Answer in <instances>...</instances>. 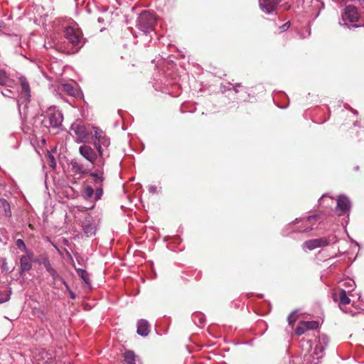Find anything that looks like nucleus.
<instances>
[{"label": "nucleus", "instance_id": "b1692460", "mask_svg": "<svg viewBox=\"0 0 364 364\" xmlns=\"http://www.w3.org/2000/svg\"><path fill=\"white\" fill-rule=\"evenodd\" d=\"M341 287H344L343 289H350V291L353 290L355 287V282L352 279H346L341 282Z\"/></svg>", "mask_w": 364, "mask_h": 364}, {"label": "nucleus", "instance_id": "ea45409f", "mask_svg": "<svg viewBox=\"0 0 364 364\" xmlns=\"http://www.w3.org/2000/svg\"><path fill=\"white\" fill-rule=\"evenodd\" d=\"M70 297L73 298V299L75 298V294L73 292H70Z\"/></svg>", "mask_w": 364, "mask_h": 364}, {"label": "nucleus", "instance_id": "2eb2a0df", "mask_svg": "<svg viewBox=\"0 0 364 364\" xmlns=\"http://www.w3.org/2000/svg\"><path fill=\"white\" fill-rule=\"evenodd\" d=\"M32 257L33 255L31 252L26 253V255H23L20 259L21 268L23 272H27L30 270L32 267Z\"/></svg>", "mask_w": 364, "mask_h": 364}, {"label": "nucleus", "instance_id": "bb28decb", "mask_svg": "<svg viewBox=\"0 0 364 364\" xmlns=\"http://www.w3.org/2000/svg\"><path fill=\"white\" fill-rule=\"evenodd\" d=\"M16 245L17 247L19 250H21V251H23L26 253L29 252L26 248V246L24 242L21 239H18L16 240Z\"/></svg>", "mask_w": 364, "mask_h": 364}, {"label": "nucleus", "instance_id": "7c9ffc66", "mask_svg": "<svg viewBox=\"0 0 364 364\" xmlns=\"http://www.w3.org/2000/svg\"><path fill=\"white\" fill-rule=\"evenodd\" d=\"M0 207H1L5 212H7V210H9L10 205L7 200L4 198H0Z\"/></svg>", "mask_w": 364, "mask_h": 364}, {"label": "nucleus", "instance_id": "9b49d317", "mask_svg": "<svg viewBox=\"0 0 364 364\" xmlns=\"http://www.w3.org/2000/svg\"><path fill=\"white\" fill-rule=\"evenodd\" d=\"M71 132L75 135L77 142H84L89 136V132L82 124L75 123L71 126Z\"/></svg>", "mask_w": 364, "mask_h": 364}, {"label": "nucleus", "instance_id": "e433bc0d", "mask_svg": "<svg viewBox=\"0 0 364 364\" xmlns=\"http://www.w3.org/2000/svg\"><path fill=\"white\" fill-rule=\"evenodd\" d=\"M329 199L331 202H333V198L331 197L327 196L326 195H323L319 200L320 204H321L323 202H324L325 200Z\"/></svg>", "mask_w": 364, "mask_h": 364}, {"label": "nucleus", "instance_id": "20e7f679", "mask_svg": "<svg viewBox=\"0 0 364 364\" xmlns=\"http://www.w3.org/2000/svg\"><path fill=\"white\" fill-rule=\"evenodd\" d=\"M95 133V140H94V144L95 148L97 149V151L99 154V156L100 158V162L102 166L104 165V160H103V151L102 149V146L107 147L109 145V140L107 138V136L105 135L103 131L97 127H93Z\"/></svg>", "mask_w": 364, "mask_h": 364}, {"label": "nucleus", "instance_id": "393cba45", "mask_svg": "<svg viewBox=\"0 0 364 364\" xmlns=\"http://www.w3.org/2000/svg\"><path fill=\"white\" fill-rule=\"evenodd\" d=\"M94 195V189L91 186L85 187L82 191V196L85 199H90Z\"/></svg>", "mask_w": 364, "mask_h": 364}, {"label": "nucleus", "instance_id": "dca6fc26", "mask_svg": "<svg viewBox=\"0 0 364 364\" xmlns=\"http://www.w3.org/2000/svg\"><path fill=\"white\" fill-rule=\"evenodd\" d=\"M149 333V325L146 320L141 319L137 323V333L141 336H146Z\"/></svg>", "mask_w": 364, "mask_h": 364}, {"label": "nucleus", "instance_id": "cd10ccee", "mask_svg": "<svg viewBox=\"0 0 364 364\" xmlns=\"http://www.w3.org/2000/svg\"><path fill=\"white\" fill-rule=\"evenodd\" d=\"M44 266L46 269V270L48 271V272L53 277H55L56 275V272L55 270L52 267V266L50 265V262L48 261L44 263Z\"/></svg>", "mask_w": 364, "mask_h": 364}, {"label": "nucleus", "instance_id": "6e6552de", "mask_svg": "<svg viewBox=\"0 0 364 364\" xmlns=\"http://www.w3.org/2000/svg\"><path fill=\"white\" fill-rule=\"evenodd\" d=\"M328 338L326 335H322L318 337V343L316 345L313 353L314 360H318L323 357L324 350L328 346Z\"/></svg>", "mask_w": 364, "mask_h": 364}, {"label": "nucleus", "instance_id": "a878e982", "mask_svg": "<svg viewBox=\"0 0 364 364\" xmlns=\"http://www.w3.org/2000/svg\"><path fill=\"white\" fill-rule=\"evenodd\" d=\"M10 295L11 292L8 291L0 292V304L8 301L10 299Z\"/></svg>", "mask_w": 364, "mask_h": 364}, {"label": "nucleus", "instance_id": "473e14b6", "mask_svg": "<svg viewBox=\"0 0 364 364\" xmlns=\"http://www.w3.org/2000/svg\"><path fill=\"white\" fill-rule=\"evenodd\" d=\"M198 318V321L200 324L203 323L205 321V316L200 314H196L193 315V319L196 320Z\"/></svg>", "mask_w": 364, "mask_h": 364}, {"label": "nucleus", "instance_id": "72a5a7b5", "mask_svg": "<svg viewBox=\"0 0 364 364\" xmlns=\"http://www.w3.org/2000/svg\"><path fill=\"white\" fill-rule=\"evenodd\" d=\"M1 94L4 96L8 97H14L13 95H11V94H12V91L9 89H6L4 91H1Z\"/></svg>", "mask_w": 364, "mask_h": 364}, {"label": "nucleus", "instance_id": "4c0bfd02", "mask_svg": "<svg viewBox=\"0 0 364 364\" xmlns=\"http://www.w3.org/2000/svg\"><path fill=\"white\" fill-rule=\"evenodd\" d=\"M149 191L151 193H156L157 192V187L156 186H151L149 187Z\"/></svg>", "mask_w": 364, "mask_h": 364}, {"label": "nucleus", "instance_id": "58836bf2", "mask_svg": "<svg viewBox=\"0 0 364 364\" xmlns=\"http://www.w3.org/2000/svg\"><path fill=\"white\" fill-rule=\"evenodd\" d=\"M289 24H290V23H289V22H287V23H284V24L281 27L282 31H284L287 30V29L289 28Z\"/></svg>", "mask_w": 364, "mask_h": 364}, {"label": "nucleus", "instance_id": "4468645a", "mask_svg": "<svg viewBox=\"0 0 364 364\" xmlns=\"http://www.w3.org/2000/svg\"><path fill=\"white\" fill-rule=\"evenodd\" d=\"M70 166L72 170L75 173L85 175L90 173V168L85 167L83 164H82L78 160L75 159L71 161Z\"/></svg>", "mask_w": 364, "mask_h": 364}, {"label": "nucleus", "instance_id": "a211bd4d", "mask_svg": "<svg viewBox=\"0 0 364 364\" xmlns=\"http://www.w3.org/2000/svg\"><path fill=\"white\" fill-rule=\"evenodd\" d=\"M90 176L93 178V181L95 184H99L100 186L102 185L103 181L105 180L103 176V171L100 170H97L94 172H91Z\"/></svg>", "mask_w": 364, "mask_h": 364}, {"label": "nucleus", "instance_id": "f3484780", "mask_svg": "<svg viewBox=\"0 0 364 364\" xmlns=\"http://www.w3.org/2000/svg\"><path fill=\"white\" fill-rule=\"evenodd\" d=\"M349 292H350V289H340L338 290V294L340 300V304L346 305L350 302V299L347 295Z\"/></svg>", "mask_w": 364, "mask_h": 364}, {"label": "nucleus", "instance_id": "c9c22d12", "mask_svg": "<svg viewBox=\"0 0 364 364\" xmlns=\"http://www.w3.org/2000/svg\"><path fill=\"white\" fill-rule=\"evenodd\" d=\"M49 156V159H50V166L52 168H55V167L56 164H55V159H54V157H53L52 155H50V154H49V156Z\"/></svg>", "mask_w": 364, "mask_h": 364}, {"label": "nucleus", "instance_id": "ddd939ff", "mask_svg": "<svg viewBox=\"0 0 364 364\" xmlns=\"http://www.w3.org/2000/svg\"><path fill=\"white\" fill-rule=\"evenodd\" d=\"M279 1V0H259V7L263 12L270 14L276 10Z\"/></svg>", "mask_w": 364, "mask_h": 364}, {"label": "nucleus", "instance_id": "412c9836", "mask_svg": "<svg viewBox=\"0 0 364 364\" xmlns=\"http://www.w3.org/2000/svg\"><path fill=\"white\" fill-rule=\"evenodd\" d=\"M62 90L66 92L68 95L73 97L76 96L77 94V90L68 83L62 85Z\"/></svg>", "mask_w": 364, "mask_h": 364}, {"label": "nucleus", "instance_id": "1a4fd4ad", "mask_svg": "<svg viewBox=\"0 0 364 364\" xmlns=\"http://www.w3.org/2000/svg\"><path fill=\"white\" fill-rule=\"evenodd\" d=\"M80 154L92 165L95 163L99 156L98 152L95 151L88 145H82L79 148Z\"/></svg>", "mask_w": 364, "mask_h": 364}, {"label": "nucleus", "instance_id": "2f4dec72", "mask_svg": "<svg viewBox=\"0 0 364 364\" xmlns=\"http://www.w3.org/2000/svg\"><path fill=\"white\" fill-rule=\"evenodd\" d=\"M296 312H292L288 316V321H289V324H293L296 321Z\"/></svg>", "mask_w": 364, "mask_h": 364}, {"label": "nucleus", "instance_id": "f704fd0d", "mask_svg": "<svg viewBox=\"0 0 364 364\" xmlns=\"http://www.w3.org/2000/svg\"><path fill=\"white\" fill-rule=\"evenodd\" d=\"M81 271V277L82 279L87 283V284H89V279H87V273L85 270L83 269H80Z\"/></svg>", "mask_w": 364, "mask_h": 364}, {"label": "nucleus", "instance_id": "4be33fe9", "mask_svg": "<svg viewBox=\"0 0 364 364\" xmlns=\"http://www.w3.org/2000/svg\"><path fill=\"white\" fill-rule=\"evenodd\" d=\"M83 230L84 232L87 235V236L90 237L95 235L96 228L94 225L85 223L83 225Z\"/></svg>", "mask_w": 364, "mask_h": 364}, {"label": "nucleus", "instance_id": "aec40b11", "mask_svg": "<svg viewBox=\"0 0 364 364\" xmlns=\"http://www.w3.org/2000/svg\"><path fill=\"white\" fill-rule=\"evenodd\" d=\"M126 364H136V355L133 351L127 350L124 353Z\"/></svg>", "mask_w": 364, "mask_h": 364}, {"label": "nucleus", "instance_id": "7ed1b4c3", "mask_svg": "<svg viewBox=\"0 0 364 364\" xmlns=\"http://www.w3.org/2000/svg\"><path fill=\"white\" fill-rule=\"evenodd\" d=\"M156 18L154 14L148 11L141 12L138 18V28L144 33L152 31L156 23Z\"/></svg>", "mask_w": 364, "mask_h": 364}, {"label": "nucleus", "instance_id": "5701e85b", "mask_svg": "<svg viewBox=\"0 0 364 364\" xmlns=\"http://www.w3.org/2000/svg\"><path fill=\"white\" fill-rule=\"evenodd\" d=\"M302 323V325L306 328V329L308 330H314L318 328V323L315 321H301Z\"/></svg>", "mask_w": 364, "mask_h": 364}, {"label": "nucleus", "instance_id": "c85d7f7f", "mask_svg": "<svg viewBox=\"0 0 364 364\" xmlns=\"http://www.w3.org/2000/svg\"><path fill=\"white\" fill-rule=\"evenodd\" d=\"M306 331L307 330L306 329V328H304V326L302 325V323L299 322L295 329V333L296 335L301 336L304 334Z\"/></svg>", "mask_w": 364, "mask_h": 364}, {"label": "nucleus", "instance_id": "f257e3e1", "mask_svg": "<svg viewBox=\"0 0 364 364\" xmlns=\"http://www.w3.org/2000/svg\"><path fill=\"white\" fill-rule=\"evenodd\" d=\"M63 117L61 112L55 106L50 107L46 112L43 124L46 127L58 128L63 122Z\"/></svg>", "mask_w": 364, "mask_h": 364}, {"label": "nucleus", "instance_id": "0eeeda50", "mask_svg": "<svg viewBox=\"0 0 364 364\" xmlns=\"http://www.w3.org/2000/svg\"><path fill=\"white\" fill-rule=\"evenodd\" d=\"M318 216L311 215L309 216L305 220H301V219H296L294 222V225H297L300 223H301V225L296 228V229L293 230L294 231H298V232H308L314 228L315 223H313V221L316 220L317 219Z\"/></svg>", "mask_w": 364, "mask_h": 364}, {"label": "nucleus", "instance_id": "a19ab883", "mask_svg": "<svg viewBox=\"0 0 364 364\" xmlns=\"http://www.w3.org/2000/svg\"><path fill=\"white\" fill-rule=\"evenodd\" d=\"M360 4H361V1H363V7H364V0H358Z\"/></svg>", "mask_w": 364, "mask_h": 364}, {"label": "nucleus", "instance_id": "9d476101", "mask_svg": "<svg viewBox=\"0 0 364 364\" xmlns=\"http://www.w3.org/2000/svg\"><path fill=\"white\" fill-rule=\"evenodd\" d=\"M358 19L359 14L357 9L353 6H348L345 9L344 14L342 15V22L340 21V24L347 25L346 20L353 23L358 21Z\"/></svg>", "mask_w": 364, "mask_h": 364}, {"label": "nucleus", "instance_id": "6ab92c4d", "mask_svg": "<svg viewBox=\"0 0 364 364\" xmlns=\"http://www.w3.org/2000/svg\"><path fill=\"white\" fill-rule=\"evenodd\" d=\"M13 84L14 82L7 77L6 73L0 70V85L12 87Z\"/></svg>", "mask_w": 364, "mask_h": 364}, {"label": "nucleus", "instance_id": "f03ea898", "mask_svg": "<svg viewBox=\"0 0 364 364\" xmlns=\"http://www.w3.org/2000/svg\"><path fill=\"white\" fill-rule=\"evenodd\" d=\"M65 36L73 48L71 53H76L83 46L84 41L82 37V33L78 28L73 27H67L65 31Z\"/></svg>", "mask_w": 364, "mask_h": 364}, {"label": "nucleus", "instance_id": "39448f33", "mask_svg": "<svg viewBox=\"0 0 364 364\" xmlns=\"http://www.w3.org/2000/svg\"><path fill=\"white\" fill-rule=\"evenodd\" d=\"M336 237L334 235H329L326 237L312 239L306 241L302 247L304 250H313L316 248L323 247L328 246L331 243L336 242Z\"/></svg>", "mask_w": 364, "mask_h": 364}, {"label": "nucleus", "instance_id": "423d86ee", "mask_svg": "<svg viewBox=\"0 0 364 364\" xmlns=\"http://www.w3.org/2000/svg\"><path fill=\"white\" fill-rule=\"evenodd\" d=\"M20 82L21 85V91L19 97L17 100V104L19 108L23 104L25 105V107H26V105L29 102L31 97L30 87L26 79L22 77L20 78Z\"/></svg>", "mask_w": 364, "mask_h": 364}, {"label": "nucleus", "instance_id": "f8f14e48", "mask_svg": "<svg viewBox=\"0 0 364 364\" xmlns=\"http://www.w3.org/2000/svg\"><path fill=\"white\" fill-rule=\"evenodd\" d=\"M351 204L348 197L341 195L337 199V206L336 212L338 215H343L350 209Z\"/></svg>", "mask_w": 364, "mask_h": 364}, {"label": "nucleus", "instance_id": "79ce46f5", "mask_svg": "<svg viewBox=\"0 0 364 364\" xmlns=\"http://www.w3.org/2000/svg\"><path fill=\"white\" fill-rule=\"evenodd\" d=\"M311 364H317V363L314 361V362H313L312 363H311Z\"/></svg>", "mask_w": 364, "mask_h": 364}, {"label": "nucleus", "instance_id": "c756f323", "mask_svg": "<svg viewBox=\"0 0 364 364\" xmlns=\"http://www.w3.org/2000/svg\"><path fill=\"white\" fill-rule=\"evenodd\" d=\"M102 194H103L102 188L101 186L97 188L95 193L94 192L95 200H99L100 199H101Z\"/></svg>", "mask_w": 364, "mask_h": 364}]
</instances>
